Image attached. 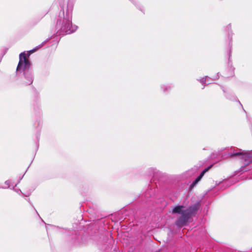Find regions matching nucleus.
<instances>
[{"label":"nucleus","mask_w":252,"mask_h":252,"mask_svg":"<svg viewBox=\"0 0 252 252\" xmlns=\"http://www.w3.org/2000/svg\"><path fill=\"white\" fill-rule=\"evenodd\" d=\"M72 6H68L65 15L63 18H61L58 20L56 29L59 34H70L76 31L77 27L72 25Z\"/></svg>","instance_id":"1"},{"label":"nucleus","mask_w":252,"mask_h":252,"mask_svg":"<svg viewBox=\"0 0 252 252\" xmlns=\"http://www.w3.org/2000/svg\"><path fill=\"white\" fill-rule=\"evenodd\" d=\"M30 62L26 57L25 52L21 53L19 55V62L17 67L18 72L24 71V76L27 81L26 85H30L32 83V75L31 72L29 71L30 66Z\"/></svg>","instance_id":"2"},{"label":"nucleus","mask_w":252,"mask_h":252,"mask_svg":"<svg viewBox=\"0 0 252 252\" xmlns=\"http://www.w3.org/2000/svg\"><path fill=\"white\" fill-rule=\"evenodd\" d=\"M172 213L180 215L176 221V224L179 227H182L186 224L189 219L190 213H191V207L189 209H185L183 206H177L173 208Z\"/></svg>","instance_id":"3"},{"label":"nucleus","mask_w":252,"mask_h":252,"mask_svg":"<svg viewBox=\"0 0 252 252\" xmlns=\"http://www.w3.org/2000/svg\"><path fill=\"white\" fill-rule=\"evenodd\" d=\"M228 156L230 157H234L236 156H240L242 158L244 159L245 160H250L252 157L247 153H243L241 152V150H239L238 152L229 153Z\"/></svg>","instance_id":"4"},{"label":"nucleus","mask_w":252,"mask_h":252,"mask_svg":"<svg viewBox=\"0 0 252 252\" xmlns=\"http://www.w3.org/2000/svg\"><path fill=\"white\" fill-rule=\"evenodd\" d=\"M210 168L208 167L207 168H205L202 172L200 173V175L194 181V182L192 184V186H194L201 180L202 177L204 176V174L208 171L209 169Z\"/></svg>","instance_id":"5"},{"label":"nucleus","mask_w":252,"mask_h":252,"mask_svg":"<svg viewBox=\"0 0 252 252\" xmlns=\"http://www.w3.org/2000/svg\"><path fill=\"white\" fill-rule=\"evenodd\" d=\"M209 77L208 76H206L205 78H202L201 80H200V82L201 84H204L206 83V82H208V84H210V82L209 80Z\"/></svg>","instance_id":"6"},{"label":"nucleus","mask_w":252,"mask_h":252,"mask_svg":"<svg viewBox=\"0 0 252 252\" xmlns=\"http://www.w3.org/2000/svg\"><path fill=\"white\" fill-rule=\"evenodd\" d=\"M42 46V45L41 44V45H39L38 47H37L36 48L30 51V52L31 53H33L34 52H35L37 50V49L39 48V47H41Z\"/></svg>","instance_id":"7"},{"label":"nucleus","mask_w":252,"mask_h":252,"mask_svg":"<svg viewBox=\"0 0 252 252\" xmlns=\"http://www.w3.org/2000/svg\"><path fill=\"white\" fill-rule=\"evenodd\" d=\"M5 184L7 186V187H9V185L10 184V182L9 180L6 181L5 182Z\"/></svg>","instance_id":"8"},{"label":"nucleus","mask_w":252,"mask_h":252,"mask_svg":"<svg viewBox=\"0 0 252 252\" xmlns=\"http://www.w3.org/2000/svg\"><path fill=\"white\" fill-rule=\"evenodd\" d=\"M193 209L194 211H195V210H196L197 209L196 207V206L193 207Z\"/></svg>","instance_id":"9"}]
</instances>
